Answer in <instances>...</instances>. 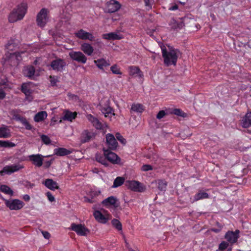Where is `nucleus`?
<instances>
[{"instance_id":"60","label":"nucleus","mask_w":251,"mask_h":251,"mask_svg":"<svg viewBox=\"0 0 251 251\" xmlns=\"http://www.w3.org/2000/svg\"><path fill=\"white\" fill-rule=\"evenodd\" d=\"M52 159H51L50 160L45 161L44 163V167L46 168H49L52 163Z\"/></svg>"},{"instance_id":"6","label":"nucleus","mask_w":251,"mask_h":251,"mask_svg":"<svg viewBox=\"0 0 251 251\" xmlns=\"http://www.w3.org/2000/svg\"><path fill=\"white\" fill-rule=\"evenodd\" d=\"M48 12L49 11L47 8H43L38 13L36 21L39 26L43 27L47 24L49 19L48 17Z\"/></svg>"},{"instance_id":"62","label":"nucleus","mask_w":251,"mask_h":251,"mask_svg":"<svg viewBox=\"0 0 251 251\" xmlns=\"http://www.w3.org/2000/svg\"><path fill=\"white\" fill-rule=\"evenodd\" d=\"M84 200H85V201H87V202H88L91 203H94V202H96V201L94 200L93 199V198H91V199H90V198H87L86 197H84Z\"/></svg>"},{"instance_id":"20","label":"nucleus","mask_w":251,"mask_h":251,"mask_svg":"<svg viewBox=\"0 0 251 251\" xmlns=\"http://www.w3.org/2000/svg\"><path fill=\"white\" fill-rule=\"evenodd\" d=\"M45 186L48 189L54 191L55 189H59V187L56 181H54L53 179L48 178L46 179L43 182Z\"/></svg>"},{"instance_id":"44","label":"nucleus","mask_w":251,"mask_h":251,"mask_svg":"<svg viewBox=\"0 0 251 251\" xmlns=\"http://www.w3.org/2000/svg\"><path fill=\"white\" fill-rule=\"evenodd\" d=\"M171 113L182 117H185L186 115V114L179 108H175L173 109L171 112Z\"/></svg>"},{"instance_id":"33","label":"nucleus","mask_w":251,"mask_h":251,"mask_svg":"<svg viewBox=\"0 0 251 251\" xmlns=\"http://www.w3.org/2000/svg\"><path fill=\"white\" fill-rule=\"evenodd\" d=\"M76 115L77 113L76 112H72L69 110H66L65 112L64 116L62 117V119L72 122L73 120L75 118Z\"/></svg>"},{"instance_id":"41","label":"nucleus","mask_w":251,"mask_h":251,"mask_svg":"<svg viewBox=\"0 0 251 251\" xmlns=\"http://www.w3.org/2000/svg\"><path fill=\"white\" fill-rule=\"evenodd\" d=\"M0 190L1 192L10 195L13 194V191L9 187L6 185H1L0 187Z\"/></svg>"},{"instance_id":"42","label":"nucleus","mask_w":251,"mask_h":251,"mask_svg":"<svg viewBox=\"0 0 251 251\" xmlns=\"http://www.w3.org/2000/svg\"><path fill=\"white\" fill-rule=\"evenodd\" d=\"M167 183L166 181L163 180H158V189L161 191H165L166 189Z\"/></svg>"},{"instance_id":"18","label":"nucleus","mask_w":251,"mask_h":251,"mask_svg":"<svg viewBox=\"0 0 251 251\" xmlns=\"http://www.w3.org/2000/svg\"><path fill=\"white\" fill-rule=\"evenodd\" d=\"M95 133L92 131H89L88 130H84L81 134V142L82 143H85L89 142L95 137Z\"/></svg>"},{"instance_id":"57","label":"nucleus","mask_w":251,"mask_h":251,"mask_svg":"<svg viewBox=\"0 0 251 251\" xmlns=\"http://www.w3.org/2000/svg\"><path fill=\"white\" fill-rule=\"evenodd\" d=\"M222 226H220V227H218L217 228H215V227L211 228L209 229V230L211 231L214 232L215 233H219L222 230Z\"/></svg>"},{"instance_id":"28","label":"nucleus","mask_w":251,"mask_h":251,"mask_svg":"<svg viewBox=\"0 0 251 251\" xmlns=\"http://www.w3.org/2000/svg\"><path fill=\"white\" fill-rule=\"evenodd\" d=\"M72 151L64 148H56L54 150V154L60 156L67 155L71 154Z\"/></svg>"},{"instance_id":"21","label":"nucleus","mask_w":251,"mask_h":251,"mask_svg":"<svg viewBox=\"0 0 251 251\" xmlns=\"http://www.w3.org/2000/svg\"><path fill=\"white\" fill-rule=\"evenodd\" d=\"M94 63L96 66L103 72H104V68L108 67L110 64L109 61L106 60L104 58L98 59L94 60Z\"/></svg>"},{"instance_id":"17","label":"nucleus","mask_w":251,"mask_h":251,"mask_svg":"<svg viewBox=\"0 0 251 251\" xmlns=\"http://www.w3.org/2000/svg\"><path fill=\"white\" fill-rule=\"evenodd\" d=\"M239 230L237 229L234 232L228 231L225 235V238L230 243L233 244L237 241L239 238Z\"/></svg>"},{"instance_id":"56","label":"nucleus","mask_w":251,"mask_h":251,"mask_svg":"<svg viewBox=\"0 0 251 251\" xmlns=\"http://www.w3.org/2000/svg\"><path fill=\"white\" fill-rule=\"evenodd\" d=\"M87 118L92 124L94 122V121H95L97 119V118L95 117L91 114L87 115Z\"/></svg>"},{"instance_id":"15","label":"nucleus","mask_w":251,"mask_h":251,"mask_svg":"<svg viewBox=\"0 0 251 251\" xmlns=\"http://www.w3.org/2000/svg\"><path fill=\"white\" fill-rule=\"evenodd\" d=\"M121 7L120 2L116 0H110L106 3V12L109 13L117 11Z\"/></svg>"},{"instance_id":"30","label":"nucleus","mask_w":251,"mask_h":251,"mask_svg":"<svg viewBox=\"0 0 251 251\" xmlns=\"http://www.w3.org/2000/svg\"><path fill=\"white\" fill-rule=\"evenodd\" d=\"M170 25L174 30L180 29L184 26V24L182 21L178 22L173 19L170 22Z\"/></svg>"},{"instance_id":"53","label":"nucleus","mask_w":251,"mask_h":251,"mask_svg":"<svg viewBox=\"0 0 251 251\" xmlns=\"http://www.w3.org/2000/svg\"><path fill=\"white\" fill-rule=\"evenodd\" d=\"M46 196H47L49 201L52 202L55 201L54 196L51 194V193L50 192H47Z\"/></svg>"},{"instance_id":"61","label":"nucleus","mask_w":251,"mask_h":251,"mask_svg":"<svg viewBox=\"0 0 251 251\" xmlns=\"http://www.w3.org/2000/svg\"><path fill=\"white\" fill-rule=\"evenodd\" d=\"M95 44L97 45L99 47L101 48L103 46V43L99 39L96 40Z\"/></svg>"},{"instance_id":"55","label":"nucleus","mask_w":251,"mask_h":251,"mask_svg":"<svg viewBox=\"0 0 251 251\" xmlns=\"http://www.w3.org/2000/svg\"><path fill=\"white\" fill-rule=\"evenodd\" d=\"M58 81L57 79L54 76H50V82L51 86H54L56 85V82Z\"/></svg>"},{"instance_id":"49","label":"nucleus","mask_w":251,"mask_h":251,"mask_svg":"<svg viewBox=\"0 0 251 251\" xmlns=\"http://www.w3.org/2000/svg\"><path fill=\"white\" fill-rule=\"evenodd\" d=\"M116 137L117 139L120 141L123 145H125L126 143V140L119 133L116 134Z\"/></svg>"},{"instance_id":"12","label":"nucleus","mask_w":251,"mask_h":251,"mask_svg":"<svg viewBox=\"0 0 251 251\" xmlns=\"http://www.w3.org/2000/svg\"><path fill=\"white\" fill-rule=\"evenodd\" d=\"M69 55L73 60L82 64L86 63L87 60L86 56L81 51H71Z\"/></svg>"},{"instance_id":"7","label":"nucleus","mask_w":251,"mask_h":251,"mask_svg":"<svg viewBox=\"0 0 251 251\" xmlns=\"http://www.w3.org/2000/svg\"><path fill=\"white\" fill-rule=\"evenodd\" d=\"M104 152V155L106 157V159L113 164H119L120 163V158L114 152L111 151L112 150L106 149L103 148L102 149Z\"/></svg>"},{"instance_id":"29","label":"nucleus","mask_w":251,"mask_h":251,"mask_svg":"<svg viewBox=\"0 0 251 251\" xmlns=\"http://www.w3.org/2000/svg\"><path fill=\"white\" fill-rule=\"evenodd\" d=\"M35 73V69L32 66H28L24 70V74L25 76L28 77L29 78H33Z\"/></svg>"},{"instance_id":"10","label":"nucleus","mask_w":251,"mask_h":251,"mask_svg":"<svg viewBox=\"0 0 251 251\" xmlns=\"http://www.w3.org/2000/svg\"><path fill=\"white\" fill-rule=\"evenodd\" d=\"M69 229L75 231L77 235L80 236H86L90 233V230L82 224L72 223Z\"/></svg>"},{"instance_id":"47","label":"nucleus","mask_w":251,"mask_h":251,"mask_svg":"<svg viewBox=\"0 0 251 251\" xmlns=\"http://www.w3.org/2000/svg\"><path fill=\"white\" fill-rule=\"evenodd\" d=\"M41 139L42 142L46 145H49L51 142L50 138L47 135L44 134L42 135L41 136Z\"/></svg>"},{"instance_id":"13","label":"nucleus","mask_w":251,"mask_h":251,"mask_svg":"<svg viewBox=\"0 0 251 251\" xmlns=\"http://www.w3.org/2000/svg\"><path fill=\"white\" fill-rule=\"evenodd\" d=\"M76 37L79 39L86 40H88L91 41H95V37L92 33L86 31L81 29L75 33Z\"/></svg>"},{"instance_id":"64","label":"nucleus","mask_w":251,"mask_h":251,"mask_svg":"<svg viewBox=\"0 0 251 251\" xmlns=\"http://www.w3.org/2000/svg\"><path fill=\"white\" fill-rule=\"evenodd\" d=\"M24 199L25 200V201H28L29 200H30V197L29 195H25L24 196Z\"/></svg>"},{"instance_id":"23","label":"nucleus","mask_w":251,"mask_h":251,"mask_svg":"<svg viewBox=\"0 0 251 251\" xmlns=\"http://www.w3.org/2000/svg\"><path fill=\"white\" fill-rule=\"evenodd\" d=\"M241 125L244 128H248L251 126V111H248L243 118L241 121Z\"/></svg>"},{"instance_id":"27","label":"nucleus","mask_w":251,"mask_h":251,"mask_svg":"<svg viewBox=\"0 0 251 251\" xmlns=\"http://www.w3.org/2000/svg\"><path fill=\"white\" fill-rule=\"evenodd\" d=\"M10 130L6 126L2 125L0 127V138H7L11 136Z\"/></svg>"},{"instance_id":"39","label":"nucleus","mask_w":251,"mask_h":251,"mask_svg":"<svg viewBox=\"0 0 251 251\" xmlns=\"http://www.w3.org/2000/svg\"><path fill=\"white\" fill-rule=\"evenodd\" d=\"M112 226L117 229L118 231L122 230V225L121 223L117 219H114L111 221Z\"/></svg>"},{"instance_id":"63","label":"nucleus","mask_w":251,"mask_h":251,"mask_svg":"<svg viewBox=\"0 0 251 251\" xmlns=\"http://www.w3.org/2000/svg\"><path fill=\"white\" fill-rule=\"evenodd\" d=\"M178 8V5L176 4H175L174 5L170 7L169 9L171 11L176 10H177Z\"/></svg>"},{"instance_id":"24","label":"nucleus","mask_w":251,"mask_h":251,"mask_svg":"<svg viewBox=\"0 0 251 251\" xmlns=\"http://www.w3.org/2000/svg\"><path fill=\"white\" fill-rule=\"evenodd\" d=\"M102 38L108 40H120L123 38V36L118 34L115 32H110L103 34L102 35Z\"/></svg>"},{"instance_id":"40","label":"nucleus","mask_w":251,"mask_h":251,"mask_svg":"<svg viewBox=\"0 0 251 251\" xmlns=\"http://www.w3.org/2000/svg\"><path fill=\"white\" fill-rule=\"evenodd\" d=\"M16 146V144L9 141L0 140V147L12 148Z\"/></svg>"},{"instance_id":"32","label":"nucleus","mask_w":251,"mask_h":251,"mask_svg":"<svg viewBox=\"0 0 251 251\" xmlns=\"http://www.w3.org/2000/svg\"><path fill=\"white\" fill-rule=\"evenodd\" d=\"M145 110V106L141 103H133L132 104L130 111L136 113H142Z\"/></svg>"},{"instance_id":"4","label":"nucleus","mask_w":251,"mask_h":251,"mask_svg":"<svg viewBox=\"0 0 251 251\" xmlns=\"http://www.w3.org/2000/svg\"><path fill=\"white\" fill-rule=\"evenodd\" d=\"M5 205L11 210H18L22 209L24 203L23 201L18 199L6 200L3 199Z\"/></svg>"},{"instance_id":"38","label":"nucleus","mask_w":251,"mask_h":251,"mask_svg":"<svg viewBox=\"0 0 251 251\" xmlns=\"http://www.w3.org/2000/svg\"><path fill=\"white\" fill-rule=\"evenodd\" d=\"M125 181V178L123 177H117L114 181L113 188H116L122 185Z\"/></svg>"},{"instance_id":"26","label":"nucleus","mask_w":251,"mask_h":251,"mask_svg":"<svg viewBox=\"0 0 251 251\" xmlns=\"http://www.w3.org/2000/svg\"><path fill=\"white\" fill-rule=\"evenodd\" d=\"M93 215L96 220L100 223L105 224L108 221V218L104 216L101 212L99 210L95 211L94 212Z\"/></svg>"},{"instance_id":"37","label":"nucleus","mask_w":251,"mask_h":251,"mask_svg":"<svg viewBox=\"0 0 251 251\" xmlns=\"http://www.w3.org/2000/svg\"><path fill=\"white\" fill-rule=\"evenodd\" d=\"M21 91L27 97L31 96L32 91L30 89L29 86L28 84H23L21 87Z\"/></svg>"},{"instance_id":"25","label":"nucleus","mask_w":251,"mask_h":251,"mask_svg":"<svg viewBox=\"0 0 251 251\" xmlns=\"http://www.w3.org/2000/svg\"><path fill=\"white\" fill-rule=\"evenodd\" d=\"M81 50L88 55H91L94 51L93 47L89 43H84L81 45Z\"/></svg>"},{"instance_id":"51","label":"nucleus","mask_w":251,"mask_h":251,"mask_svg":"<svg viewBox=\"0 0 251 251\" xmlns=\"http://www.w3.org/2000/svg\"><path fill=\"white\" fill-rule=\"evenodd\" d=\"M145 6L149 8V9H151L152 8V3H153V0H144Z\"/></svg>"},{"instance_id":"31","label":"nucleus","mask_w":251,"mask_h":251,"mask_svg":"<svg viewBox=\"0 0 251 251\" xmlns=\"http://www.w3.org/2000/svg\"><path fill=\"white\" fill-rule=\"evenodd\" d=\"M95 158L96 160L99 163H101V164L103 165L105 167H107L108 166V163H107V161L106 159V157L105 155L102 154H100V153H96L95 154Z\"/></svg>"},{"instance_id":"59","label":"nucleus","mask_w":251,"mask_h":251,"mask_svg":"<svg viewBox=\"0 0 251 251\" xmlns=\"http://www.w3.org/2000/svg\"><path fill=\"white\" fill-rule=\"evenodd\" d=\"M6 96V94L2 88H0V100H3Z\"/></svg>"},{"instance_id":"8","label":"nucleus","mask_w":251,"mask_h":251,"mask_svg":"<svg viewBox=\"0 0 251 251\" xmlns=\"http://www.w3.org/2000/svg\"><path fill=\"white\" fill-rule=\"evenodd\" d=\"M10 114L12 116V119L19 121L22 123L27 130H32L33 126L29 123L25 118L21 116L17 110H12L10 112Z\"/></svg>"},{"instance_id":"5","label":"nucleus","mask_w":251,"mask_h":251,"mask_svg":"<svg viewBox=\"0 0 251 251\" xmlns=\"http://www.w3.org/2000/svg\"><path fill=\"white\" fill-rule=\"evenodd\" d=\"M126 186L134 192H142L146 189V187L141 182L135 180H127L125 182Z\"/></svg>"},{"instance_id":"58","label":"nucleus","mask_w":251,"mask_h":251,"mask_svg":"<svg viewBox=\"0 0 251 251\" xmlns=\"http://www.w3.org/2000/svg\"><path fill=\"white\" fill-rule=\"evenodd\" d=\"M42 233L45 239H49L50 237V235L48 231H42Z\"/></svg>"},{"instance_id":"36","label":"nucleus","mask_w":251,"mask_h":251,"mask_svg":"<svg viewBox=\"0 0 251 251\" xmlns=\"http://www.w3.org/2000/svg\"><path fill=\"white\" fill-rule=\"evenodd\" d=\"M47 117L46 111H42L37 113L34 117V120L36 122H39L43 121Z\"/></svg>"},{"instance_id":"11","label":"nucleus","mask_w":251,"mask_h":251,"mask_svg":"<svg viewBox=\"0 0 251 251\" xmlns=\"http://www.w3.org/2000/svg\"><path fill=\"white\" fill-rule=\"evenodd\" d=\"M101 203L106 207L112 206L115 209H117L120 206L119 200L114 196H110L104 199Z\"/></svg>"},{"instance_id":"14","label":"nucleus","mask_w":251,"mask_h":251,"mask_svg":"<svg viewBox=\"0 0 251 251\" xmlns=\"http://www.w3.org/2000/svg\"><path fill=\"white\" fill-rule=\"evenodd\" d=\"M66 65V62L61 58L53 60L50 63V66L52 69L58 72H62Z\"/></svg>"},{"instance_id":"22","label":"nucleus","mask_w":251,"mask_h":251,"mask_svg":"<svg viewBox=\"0 0 251 251\" xmlns=\"http://www.w3.org/2000/svg\"><path fill=\"white\" fill-rule=\"evenodd\" d=\"M129 74L131 76H138L139 78H142L144 76L143 72L137 66H130L129 67Z\"/></svg>"},{"instance_id":"43","label":"nucleus","mask_w":251,"mask_h":251,"mask_svg":"<svg viewBox=\"0 0 251 251\" xmlns=\"http://www.w3.org/2000/svg\"><path fill=\"white\" fill-rule=\"evenodd\" d=\"M17 46L18 45L16 43H15L13 40H10L5 45V48L9 50H13L17 47Z\"/></svg>"},{"instance_id":"3","label":"nucleus","mask_w":251,"mask_h":251,"mask_svg":"<svg viewBox=\"0 0 251 251\" xmlns=\"http://www.w3.org/2000/svg\"><path fill=\"white\" fill-rule=\"evenodd\" d=\"M26 12V5L25 3L18 5L17 8L13 9L8 17L10 23H14L23 19Z\"/></svg>"},{"instance_id":"35","label":"nucleus","mask_w":251,"mask_h":251,"mask_svg":"<svg viewBox=\"0 0 251 251\" xmlns=\"http://www.w3.org/2000/svg\"><path fill=\"white\" fill-rule=\"evenodd\" d=\"M209 198V195L208 193L199 190V192L197 193L194 197V201H196L200 200L207 199Z\"/></svg>"},{"instance_id":"2","label":"nucleus","mask_w":251,"mask_h":251,"mask_svg":"<svg viewBox=\"0 0 251 251\" xmlns=\"http://www.w3.org/2000/svg\"><path fill=\"white\" fill-rule=\"evenodd\" d=\"M23 53L24 52H15L10 53L8 51L6 52L2 59L3 65L5 67H15L18 66L20 61L22 59L21 53Z\"/></svg>"},{"instance_id":"19","label":"nucleus","mask_w":251,"mask_h":251,"mask_svg":"<svg viewBox=\"0 0 251 251\" xmlns=\"http://www.w3.org/2000/svg\"><path fill=\"white\" fill-rule=\"evenodd\" d=\"M30 161L33 162V164L38 167H40L43 165V156L41 154H33L29 156Z\"/></svg>"},{"instance_id":"46","label":"nucleus","mask_w":251,"mask_h":251,"mask_svg":"<svg viewBox=\"0 0 251 251\" xmlns=\"http://www.w3.org/2000/svg\"><path fill=\"white\" fill-rule=\"evenodd\" d=\"M93 125L97 129H101L103 127L102 123L97 118L94 121Z\"/></svg>"},{"instance_id":"9","label":"nucleus","mask_w":251,"mask_h":251,"mask_svg":"<svg viewBox=\"0 0 251 251\" xmlns=\"http://www.w3.org/2000/svg\"><path fill=\"white\" fill-rule=\"evenodd\" d=\"M23 168L24 166L20 164L7 165L4 166L2 170L0 171V175L2 176L5 175H11L13 173L19 171Z\"/></svg>"},{"instance_id":"45","label":"nucleus","mask_w":251,"mask_h":251,"mask_svg":"<svg viewBox=\"0 0 251 251\" xmlns=\"http://www.w3.org/2000/svg\"><path fill=\"white\" fill-rule=\"evenodd\" d=\"M110 70L112 71L113 74L121 75L122 72L120 71V69L118 68L116 64L112 65L110 67Z\"/></svg>"},{"instance_id":"1","label":"nucleus","mask_w":251,"mask_h":251,"mask_svg":"<svg viewBox=\"0 0 251 251\" xmlns=\"http://www.w3.org/2000/svg\"><path fill=\"white\" fill-rule=\"evenodd\" d=\"M168 47L169 49L168 50L165 46L162 45L161 46L164 63L167 66L172 65L175 66L177 60L178 56L177 52H178V50L174 49L170 46H168Z\"/></svg>"},{"instance_id":"48","label":"nucleus","mask_w":251,"mask_h":251,"mask_svg":"<svg viewBox=\"0 0 251 251\" xmlns=\"http://www.w3.org/2000/svg\"><path fill=\"white\" fill-rule=\"evenodd\" d=\"M229 246V243L226 241H222L219 246L220 251H224Z\"/></svg>"},{"instance_id":"52","label":"nucleus","mask_w":251,"mask_h":251,"mask_svg":"<svg viewBox=\"0 0 251 251\" xmlns=\"http://www.w3.org/2000/svg\"><path fill=\"white\" fill-rule=\"evenodd\" d=\"M166 115V113L164 110H160L159 111L156 115V118L158 119H161L163 118L164 116Z\"/></svg>"},{"instance_id":"54","label":"nucleus","mask_w":251,"mask_h":251,"mask_svg":"<svg viewBox=\"0 0 251 251\" xmlns=\"http://www.w3.org/2000/svg\"><path fill=\"white\" fill-rule=\"evenodd\" d=\"M100 193V191H93L90 192V195L94 199L95 197L99 196Z\"/></svg>"},{"instance_id":"16","label":"nucleus","mask_w":251,"mask_h":251,"mask_svg":"<svg viewBox=\"0 0 251 251\" xmlns=\"http://www.w3.org/2000/svg\"><path fill=\"white\" fill-rule=\"evenodd\" d=\"M106 144L107 149L115 151L118 146V142L114 135L110 133L106 135Z\"/></svg>"},{"instance_id":"50","label":"nucleus","mask_w":251,"mask_h":251,"mask_svg":"<svg viewBox=\"0 0 251 251\" xmlns=\"http://www.w3.org/2000/svg\"><path fill=\"white\" fill-rule=\"evenodd\" d=\"M152 167L151 165L145 164L142 166L141 170L143 171H148L152 170Z\"/></svg>"},{"instance_id":"34","label":"nucleus","mask_w":251,"mask_h":251,"mask_svg":"<svg viewBox=\"0 0 251 251\" xmlns=\"http://www.w3.org/2000/svg\"><path fill=\"white\" fill-rule=\"evenodd\" d=\"M100 111L104 115L105 117H108L109 115L112 114V111H113V109L109 105H100Z\"/></svg>"}]
</instances>
